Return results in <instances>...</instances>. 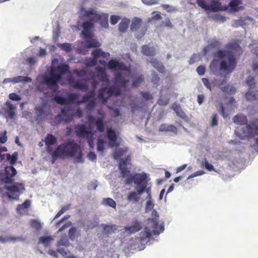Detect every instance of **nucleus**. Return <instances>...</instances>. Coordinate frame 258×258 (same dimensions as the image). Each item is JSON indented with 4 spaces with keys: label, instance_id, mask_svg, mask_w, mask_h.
Segmentation results:
<instances>
[{
    "label": "nucleus",
    "instance_id": "e433bc0d",
    "mask_svg": "<svg viewBox=\"0 0 258 258\" xmlns=\"http://www.w3.org/2000/svg\"><path fill=\"white\" fill-rule=\"evenodd\" d=\"M130 20L127 19H123L119 24V31L122 32H125L130 23Z\"/></svg>",
    "mask_w": 258,
    "mask_h": 258
},
{
    "label": "nucleus",
    "instance_id": "20e7f679",
    "mask_svg": "<svg viewBox=\"0 0 258 258\" xmlns=\"http://www.w3.org/2000/svg\"><path fill=\"white\" fill-rule=\"evenodd\" d=\"M152 218L148 219V227L144 228L141 232L142 239H150L153 235H159L164 231V224L159 223L158 218L159 215L155 210L152 211Z\"/></svg>",
    "mask_w": 258,
    "mask_h": 258
},
{
    "label": "nucleus",
    "instance_id": "2f4dec72",
    "mask_svg": "<svg viewBox=\"0 0 258 258\" xmlns=\"http://www.w3.org/2000/svg\"><path fill=\"white\" fill-rule=\"evenodd\" d=\"M150 62L152 63L153 66L156 68L159 72L163 73L164 71V67L162 63L158 61L156 58H152L150 60Z\"/></svg>",
    "mask_w": 258,
    "mask_h": 258
},
{
    "label": "nucleus",
    "instance_id": "423d86ee",
    "mask_svg": "<svg viewBox=\"0 0 258 258\" xmlns=\"http://www.w3.org/2000/svg\"><path fill=\"white\" fill-rule=\"evenodd\" d=\"M128 82H114V85L107 89L106 87H102L99 90L98 98L100 99L103 104L107 102V100L112 96H118L121 94V88L126 86Z\"/></svg>",
    "mask_w": 258,
    "mask_h": 258
},
{
    "label": "nucleus",
    "instance_id": "49530a36",
    "mask_svg": "<svg viewBox=\"0 0 258 258\" xmlns=\"http://www.w3.org/2000/svg\"><path fill=\"white\" fill-rule=\"evenodd\" d=\"M30 226L33 228H35L37 230H39L42 228V225L39 221L37 220H32L30 222Z\"/></svg>",
    "mask_w": 258,
    "mask_h": 258
},
{
    "label": "nucleus",
    "instance_id": "69168bd1",
    "mask_svg": "<svg viewBox=\"0 0 258 258\" xmlns=\"http://www.w3.org/2000/svg\"><path fill=\"white\" fill-rule=\"evenodd\" d=\"M119 19H120V17L119 16H115V15L112 16L110 18V22H111V24H112V25L116 24L119 21Z\"/></svg>",
    "mask_w": 258,
    "mask_h": 258
},
{
    "label": "nucleus",
    "instance_id": "9b49d317",
    "mask_svg": "<svg viewBox=\"0 0 258 258\" xmlns=\"http://www.w3.org/2000/svg\"><path fill=\"white\" fill-rule=\"evenodd\" d=\"M60 82H40L38 85V90L45 96L49 97L50 93H56L58 91V84Z\"/></svg>",
    "mask_w": 258,
    "mask_h": 258
},
{
    "label": "nucleus",
    "instance_id": "dca6fc26",
    "mask_svg": "<svg viewBox=\"0 0 258 258\" xmlns=\"http://www.w3.org/2000/svg\"><path fill=\"white\" fill-rule=\"evenodd\" d=\"M130 161V155L127 156L124 159H121L118 164V169L120 170L121 176L124 177L128 176L130 171L126 168V164Z\"/></svg>",
    "mask_w": 258,
    "mask_h": 258
},
{
    "label": "nucleus",
    "instance_id": "4be33fe9",
    "mask_svg": "<svg viewBox=\"0 0 258 258\" xmlns=\"http://www.w3.org/2000/svg\"><path fill=\"white\" fill-rule=\"evenodd\" d=\"M5 189L9 190L11 194L18 193L25 190V188L21 183H16L11 186H5Z\"/></svg>",
    "mask_w": 258,
    "mask_h": 258
},
{
    "label": "nucleus",
    "instance_id": "0eeeda50",
    "mask_svg": "<svg viewBox=\"0 0 258 258\" xmlns=\"http://www.w3.org/2000/svg\"><path fill=\"white\" fill-rule=\"evenodd\" d=\"M58 59L52 60L51 69L48 70L42 81H60L64 74L69 73V66L65 64H60L57 67L54 66L58 62Z\"/></svg>",
    "mask_w": 258,
    "mask_h": 258
},
{
    "label": "nucleus",
    "instance_id": "8fccbe9b",
    "mask_svg": "<svg viewBox=\"0 0 258 258\" xmlns=\"http://www.w3.org/2000/svg\"><path fill=\"white\" fill-rule=\"evenodd\" d=\"M245 20H234L232 22V25L233 26V27H237V26H242L244 24H245L246 23L244 22V21Z\"/></svg>",
    "mask_w": 258,
    "mask_h": 258
},
{
    "label": "nucleus",
    "instance_id": "aec40b11",
    "mask_svg": "<svg viewBox=\"0 0 258 258\" xmlns=\"http://www.w3.org/2000/svg\"><path fill=\"white\" fill-rule=\"evenodd\" d=\"M107 138L109 140V146L111 147H118L119 143L116 142V135L111 128L107 130Z\"/></svg>",
    "mask_w": 258,
    "mask_h": 258
},
{
    "label": "nucleus",
    "instance_id": "3c124183",
    "mask_svg": "<svg viewBox=\"0 0 258 258\" xmlns=\"http://www.w3.org/2000/svg\"><path fill=\"white\" fill-rule=\"evenodd\" d=\"M9 98L11 100L19 101L21 99V98L16 93H11L9 95Z\"/></svg>",
    "mask_w": 258,
    "mask_h": 258
},
{
    "label": "nucleus",
    "instance_id": "864d4df0",
    "mask_svg": "<svg viewBox=\"0 0 258 258\" xmlns=\"http://www.w3.org/2000/svg\"><path fill=\"white\" fill-rule=\"evenodd\" d=\"M197 3L198 5L203 9H204L206 10H208V9H209L208 4L203 0H197Z\"/></svg>",
    "mask_w": 258,
    "mask_h": 258
},
{
    "label": "nucleus",
    "instance_id": "5fc2aeb1",
    "mask_svg": "<svg viewBox=\"0 0 258 258\" xmlns=\"http://www.w3.org/2000/svg\"><path fill=\"white\" fill-rule=\"evenodd\" d=\"M7 132L4 131V133H0V143L4 144L7 142L8 137H7Z\"/></svg>",
    "mask_w": 258,
    "mask_h": 258
},
{
    "label": "nucleus",
    "instance_id": "f8f14e48",
    "mask_svg": "<svg viewBox=\"0 0 258 258\" xmlns=\"http://www.w3.org/2000/svg\"><path fill=\"white\" fill-rule=\"evenodd\" d=\"M131 30L135 32L136 38L139 39L144 35L147 29L140 19L135 18L132 21Z\"/></svg>",
    "mask_w": 258,
    "mask_h": 258
},
{
    "label": "nucleus",
    "instance_id": "f257e3e1",
    "mask_svg": "<svg viewBox=\"0 0 258 258\" xmlns=\"http://www.w3.org/2000/svg\"><path fill=\"white\" fill-rule=\"evenodd\" d=\"M236 65L233 53L228 50H219L214 54V58L210 64L213 74L228 78Z\"/></svg>",
    "mask_w": 258,
    "mask_h": 258
},
{
    "label": "nucleus",
    "instance_id": "79ce46f5",
    "mask_svg": "<svg viewBox=\"0 0 258 258\" xmlns=\"http://www.w3.org/2000/svg\"><path fill=\"white\" fill-rule=\"evenodd\" d=\"M102 204L104 206H108L113 209H115V206H116L115 201L113 200L112 199L110 198L103 199Z\"/></svg>",
    "mask_w": 258,
    "mask_h": 258
},
{
    "label": "nucleus",
    "instance_id": "c85d7f7f",
    "mask_svg": "<svg viewBox=\"0 0 258 258\" xmlns=\"http://www.w3.org/2000/svg\"><path fill=\"white\" fill-rule=\"evenodd\" d=\"M208 6L209 9L207 11L217 12L222 10L221 4L216 1H212Z\"/></svg>",
    "mask_w": 258,
    "mask_h": 258
},
{
    "label": "nucleus",
    "instance_id": "393cba45",
    "mask_svg": "<svg viewBox=\"0 0 258 258\" xmlns=\"http://www.w3.org/2000/svg\"><path fill=\"white\" fill-rule=\"evenodd\" d=\"M240 4V0H232L229 4V7H230V11L231 12H234L242 10L243 7L239 6Z\"/></svg>",
    "mask_w": 258,
    "mask_h": 258
},
{
    "label": "nucleus",
    "instance_id": "37998d69",
    "mask_svg": "<svg viewBox=\"0 0 258 258\" xmlns=\"http://www.w3.org/2000/svg\"><path fill=\"white\" fill-rule=\"evenodd\" d=\"M73 116L77 117V118H81L82 117V110L80 109V108H77L76 112L74 113V115L69 116L64 121H66V122L71 121L72 119H73Z\"/></svg>",
    "mask_w": 258,
    "mask_h": 258
},
{
    "label": "nucleus",
    "instance_id": "f03ea898",
    "mask_svg": "<svg viewBox=\"0 0 258 258\" xmlns=\"http://www.w3.org/2000/svg\"><path fill=\"white\" fill-rule=\"evenodd\" d=\"M46 151L51 156V163L54 164L57 159H65L77 157V161L82 162V152L79 144L74 140H68L56 147L54 151L51 147H46Z\"/></svg>",
    "mask_w": 258,
    "mask_h": 258
},
{
    "label": "nucleus",
    "instance_id": "1a4fd4ad",
    "mask_svg": "<svg viewBox=\"0 0 258 258\" xmlns=\"http://www.w3.org/2000/svg\"><path fill=\"white\" fill-rule=\"evenodd\" d=\"M92 28L93 25L91 23L84 22L83 23V30L82 33L86 38V46L88 48L98 47L100 46V43L91 33Z\"/></svg>",
    "mask_w": 258,
    "mask_h": 258
},
{
    "label": "nucleus",
    "instance_id": "a19ab883",
    "mask_svg": "<svg viewBox=\"0 0 258 258\" xmlns=\"http://www.w3.org/2000/svg\"><path fill=\"white\" fill-rule=\"evenodd\" d=\"M52 240H53V238L50 236H42L39 237V243H41L45 246H47Z\"/></svg>",
    "mask_w": 258,
    "mask_h": 258
},
{
    "label": "nucleus",
    "instance_id": "bb28decb",
    "mask_svg": "<svg viewBox=\"0 0 258 258\" xmlns=\"http://www.w3.org/2000/svg\"><path fill=\"white\" fill-rule=\"evenodd\" d=\"M142 53L147 56H153L156 54L155 49L148 45H143L142 49Z\"/></svg>",
    "mask_w": 258,
    "mask_h": 258
},
{
    "label": "nucleus",
    "instance_id": "39448f33",
    "mask_svg": "<svg viewBox=\"0 0 258 258\" xmlns=\"http://www.w3.org/2000/svg\"><path fill=\"white\" fill-rule=\"evenodd\" d=\"M80 14L82 17H85V19L88 20L86 22L91 23L93 25L94 23L101 20L104 21L103 24L102 23L103 27H106L108 26V16L98 11L95 8L86 9L81 6Z\"/></svg>",
    "mask_w": 258,
    "mask_h": 258
},
{
    "label": "nucleus",
    "instance_id": "603ef678",
    "mask_svg": "<svg viewBox=\"0 0 258 258\" xmlns=\"http://www.w3.org/2000/svg\"><path fill=\"white\" fill-rule=\"evenodd\" d=\"M140 94H141V95L143 96V98H144V100L146 101L152 100L153 99V96L149 92H141Z\"/></svg>",
    "mask_w": 258,
    "mask_h": 258
},
{
    "label": "nucleus",
    "instance_id": "c9c22d12",
    "mask_svg": "<svg viewBox=\"0 0 258 258\" xmlns=\"http://www.w3.org/2000/svg\"><path fill=\"white\" fill-rule=\"evenodd\" d=\"M52 100L59 105H66L72 104L67 100L66 98L58 95L55 96Z\"/></svg>",
    "mask_w": 258,
    "mask_h": 258
},
{
    "label": "nucleus",
    "instance_id": "ddd939ff",
    "mask_svg": "<svg viewBox=\"0 0 258 258\" xmlns=\"http://www.w3.org/2000/svg\"><path fill=\"white\" fill-rule=\"evenodd\" d=\"M92 54L94 57V58H88L86 60L85 63L88 67L95 66L97 63V58L99 57H102L104 58H107L109 56V53L103 51L101 49H96L92 52Z\"/></svg>",
    "mask_w": 258,
    "mask_h": 258
},
{
    "label": "nucleus",
    "instance_id": "c03bdc74",
    "mask_svg": "<svg viewBox=\"0 0 258 258\" xmlns=\"http://www.w3.org/2000/svg\"><path fill=\"white\" fill-rule=\"evenodd\" d=\"M7 156V160L10 162V164H14L16 163L17 158L18 157V153L15 152H14L12 155H10V154H6Z\"/></svg>",
    "mask_w": 258,
    "mask_h": 258
},
{
    "label": "nucleus",
    "instance_id": "412c9836",
    "mask_svg": "<svg viewBox=\"0 0 258 258\" xmlns=\"http://www.w3.org/2000/svg\"><path fill=\"white\" fill-rule=\"evenodd\" d=\"M226 82H222L219 84L220 89L223 93H226L228 94L233 95L236 92V89L234 87L226 84Z\"/></svg>",
    "mask_w": 258,
    "mask_h": 258
},
{
    "label": "nucleus",
    "instance_id": "6e6552de",
    "mask_svg": "<svg viewBox=\"0 0 258 258\" xmlns=\"http://www.w3.org/2000/svg\"><path fill=\"white\" fill-rule=\"evenodd\" d=\"M108 68L115 71V81H128L126 76L130 74V70L123 63L112 59L107 64Z\"/></svg>",
    "mask_w": 258,
    "mask_h": 258
},
{
    "label": "nucleus",
    "instance_id": "2eb2a0df",
    "mask_svg": "<svg viewBox=\"0 0 258 258\" xmlns=\"http://www.w3.org/2000/svg\"><path fill=\"white\" fill-rule=\"evenodd\" d=\"M15 110H16V107L9 101L5 102L4 107L2 108L3 112L5 113L7 115L8 118L11 119H14L15 117Z\"/></svg>",
    "mask_w": 258,
    "mask_h": 258
},
{
    "label": "nucleus",
    "instance_id": "72a5a7b5",
    "mask_svg": "<svg viewBox=\"0 0 258 258\" xmlns=\"http://www.w3.org/2000/svg\"><path fill=\"white\" fill-rule=\"evenodd\" d=\"M101 227L103 228V231L104 233L106 234H111L116 230V226L114 225H107L105 224L101 225Z\"/></svg>",
    "mask_w": 258,
    "mask_h": 258
},
{
    "label": "nucleus",
    "instance_id": "e2e57ef3",
    "mask_svg": "<svg viewBox=\"0 0 258 258\" xmlns=\"http://www.w3.org/2000/svg\"><path fill=\"white\" fill-rule=\"evenodd\" d=\"M76 232V229H75V228L72 227L71 229H70V230H69V237L71 238V240L74 239V235L75 234V233Z\"/></svg>",
    "mask_w": 258,
    "mask_h": 258
},
{
    "label": "nucleus",
    "instance_id": "a18cd8bd",
    "mask_svg": "<svg viewBox=\"0 0 258 258\" xmlns=\"http://www.w3.org/2000/svg\"><path fill=\"white\" fill-rule=\"evenodd\" d=\"M4 81H32V79L28 77H23V76H17L15 78H6Z\"/></svg>",
    "mask_w": 258,
    "mask_h": 258
},
{
    "label": "nucleus",
    "instance_id": "f704fd0d",
    "mask_svg": "<svg viewBox=\"0 0 258 258\" xmlns=\"http://www.w3.org/2000/svg\"><path fill=\"white\" fill-rule=\"evenodd\" d=\"M31 206V201L29 200L25 201L24 203L21 205H18L16 207V211L19 214H22V212L25 209H27Z\"/></svg>",
    "mask_w": 258,
    "mask_h": 258
},
{
    "label": "nucleus",
    "instance_id": "de8ad7c7",
    "mask_svg": "<svg viewBox=\"0 0 258 258\" xmlns=\"http://www.w3.org/2000/svg\"><path fill=\"white\" fill-rule=\"evenodd\" d=\"M68 111H69L68 109H63L61 110V114L56 115V117H55V120L58 122H61L62 120L61 116L66 117Z\"/></svg>",
    "mask_w": 258,
    "mask_h": 258
},
{
    "label": "nucleus",
    "instance_id": "4c0bfd02",
    "mask_svg": "<svg viewBox=\"0 0 258 258\" xmlns=\"http://www.w3.org/2000/svg\"><path fill=\"white\" fill-rule=\"evenodd\" d=\"M79 95L76 93H71L67 95L66 99L68 100L69 102L71 103V104H77V102L79 101L78 98Z\"/></svg>",
    "mask_w": 258,
    "mask_h": 258
},
{
    "label": "nucleus",
    "instance_id": "5701e85b",
    "mask_svg": "<svg viewBox=\"0 0 258 258\" xmlns=\"http://www.w3.org/2000/svg\"><path fill=\"white\" fill-rule=\"evenodd\" d=\"M71 86L74 88L80 90L82 91L86 92L88 90V85L86 84L87 82H68Z\"/></svg>",
    "mask_w": 258,
    "mask_h": 258
},
{
    "label": "nucleus",
    "instance_id": "6ab92c4d",
    "mask_svg": "<svg viewBox=\"0 0 258 258\" xmlns=\"http://www.w3.org/2000/svg\"><path fill=\"white\" fill-rule=\"evenodd\" d=\"M88 121H89V124H90L94 123H95V126H96L98 132L103 133V131H104V124H103L102 118L95 120V118H94V116L89 115V116H88Z\"/></svg>",
    "mask_w": 258,
    "mask_h": 258
},
{
    "label": "nucleus",
    "instance_id": "774afa93",
    "mask_svg": "<svg viewBox=\"0 0 258 258\" xmlns=\"http://www.w3.org/2000/svg\"><path fill=\"white\" fill-rule=\"evenodd\" d=\"M197 71L199 75H203L205 72V67L203 66H200L197 68Z\"/></svg>",
    "mask_w": 258,
    "mask_h": 258
},
{
    "label": "nucleus",
    "instance_id": "b1692460",
    "mask_svg": "<svg viewBox=\"0 0 258 258\" xmlns=\"http://www.w3.org/2000/svg\"><path fill=\"white\" fill-rule=\"evenodd\" d=\"M96 76L100 81H109L107 78L105 69L102 67H97L96 72Z\"/></svg>",
    "mask_w": 258,
    "mask_h": 258
},
{
    "label": "nucleus",
    "instance_id": "7ed1b4c3",
    "mask_svg": "<svg viewBox=\"0 0 258 258\" xmlns=\"http://www.w3.org/2000/svg\"><path fill=\"white\" fill-rule=\"evenodd\" d=\"M233 122L237 125H246L245 126L237 127L234 131L237 137L240 139H252L258 136V119H252L248 123L246 116L243 114H237L233 117Z\"/></svg>",
    "mask_w": 258,
    "mask_h": 258
},
{
    "label": "nucleus",
    "instance_id": "ea45409f",
    "mask_svg": "<svg viewBox=\"0 0 258 258\" xmlns=\"http://www.w3.org/2000/svg\"><path fill=\"white\" fill-rule=\"evenodd\" d=\"M127 148H119L113 153V158L114 159L118 160L120 157L123 156V154L126 152Z\"/></svg>",
    "mask_w": 258,
    "mask_h": 258
},
{
    "label": "nucleus",
    "instance_id": "c756f323",
    "mask_svg": "<svg viewBox=\"0 0 258 258\" xmlns=\"http://www.w3.org/2000/svg\"><path fill=\"white\" fill-rule=\"evenodd\" d=\"M172 109H173V111L175 112L176 114H177L178 116L183 119L186 118V114H185L184 112L182 111V109L181 108V106H180L179 104L176 103L173 104V107H172Z\"/></svg>",
    "mask_w": 258,
    "mask_h": 258
},
{
    "label": "nucleus",
    "instance_id": "a211bd4d",
    "mask_svg": "<svg viewBox=\"0 0 258 258\" xmlns=\"http://www.w3.org/2000/svg\"><path fill=\"white\" fill-rule=\"evenodd\" d=\"M16 169L13 166H8L5 168V177L3 181L6 183H11L13 182L12 177L16 175Z\"/></svg>",
    "mask_w": 258,
    "mask_h": 258
},
{
    "label": "nucleus",
    "instance_id": "f3484780",
    "mask_svg": "<svg viewBox=\"0 0 258 258\" xmlns=\"http://www.w3.org/2000/svg\"><path fill=\"white\" fill-rule=\"evenodd\" d=\"M75 132L79 137H92V132L87 130L86 126L84 124H78L75 126Z\"/></svg>",
    "mask_w": 258,
    "mask_h": 258
},
{
    "label": "nucleus",
    "instance_id": "6e6d98bb",
    "mask_svg": "<svg viewBox=\"0 0 258 258\" xmlns=\"http://www.w3.org/2000/svg\"><path fill=\"white\" fill-rule=\"evenodd\" d=\"M92 97H93L84 95L83 96V99H82L81 100H79V101L77 102V105L89 102L88 100H89V99L92 98Z\"/></svg>",
    "mask_w": 258,
    "mask_h": 258
},
{
    "label": "nucleus",
    "instance_id": "4d7b16f0",
    "mask_svg": "<svg viewBox=\"0 0 258 258\" xmlns=\"http://www.w3.org/2000/svg\"><path fill=\"white\" fill-rule=\"evenodd\" d=\"M143 3L146 5H153L157 4L159 3V0H141Z\"/></svg>",
    "mask_w": 258,
    "mask_h": 258
},
{
    "label": "nucleus",
    "instance_id": "338daca9",
    "mask_svg": "<svg viewBox=\"0 0 258 258\" xmlns=\"http://www.w3.org/2000/svg\"><path fill=\"white\" fill-rule=\"evenodd\" d=\"M163 24L167 27H169L170 28H172L173 27V25L171 24L170 20L169 18H166L164 21L162 22Z\"/></svg>",
    "mask_w": 258,
    "mask_h": 258
},
{
    "label": "nucleus",
    "instance_id": "cd10ccee",
    "mask_svg": "<svg viewBox=\"0 0 258 258\" xmlns=\"http://www.w3.org/2000/svg\"><path fill=\"white\" fill-rule=\"evenodd\" d=\"M25 239L21 237H14V236H9L6 237H2L0 236V242L2 243H5L7 242H19L24 241Z\"/></svg>",
    "mask_w": 258,
    "mask_h": 258
},
{
    "label": "nucleus",
    "instance_id": "7c9ffc66",
    "mask_svg": "<svg viewBox=\"0 0 258 258\" xmlns=\"http://www.w3.org/2000/svg\"><path fill=\"white\" fill-rule=\"evenodd\" d=\"M159 131L161 132H171L173 133H176V128L175 126L172 124H162L160 126Z\"/></svg>",
    "mask_w": 258,
    "mask_h": 258
},
{
    "label": "nucleus",
    "instance_id": "4468645a",
    "mask_svg": "<svg viewBox=\"0 0 258 258\" xmlns=\"http://www.w3.org/2000/svg\"><path fill=\"white\" fill-rule=\"evenodd\" d=\"M144 191L147 192L148 194H149V189H144V187L141 188H137V191H132L127 195V197H126V199L129 202H132L133 203H137L140 201V199H141V196L143 194Z\"/></svg>",
    "mask_w": 258,
    "mask_h": 258
},
{
    "label": "nucleus",
    "instance_id": "473e14b6",
    "mask_svg": "<svg viewBox=\"0 0 258 258\" xmlns=\"http://www.w3.org/2000/svg\"><path fill=\"white\" fill-rule=\"evenodd\" d=\"M45 144L46 147H50L51 145L56 144V138L53 135L49 134L45 137Z\"/></svg>",
    "mask_w": 258,
    "mask_h": 258
},
{
    "label": "nucleus",
    "instance_id": "13d9d810",
    "mask_svg": "<svg viewBox=\"0 0 258 258\" xmlns=\"http://www.w3.org/2000/svg\"><path fill=\"white\" fill-rule=\"evenodd\" d=\"M95 101H94V100H91L89 101V103H88L87 105H86V108H87L88 110H91L92 109V108L95 107Z\"/></svg>",
    "mask_w": 258,
    "mask_h": 258
},
{
    "label": "nucleus",
    "instance_id": "0e129e2a",
    "mask_svg": "<svg viewBox=\"0 0 258 258\" xmlns=\"http://www.w3.org/2000/svg\"><path fill=\"white\" fill-rule=\"evenodd\" d=\"M205 167L206 169L209 171H212L214 170V166L208 162V161L205 160Z\"/></svg>",
    "mask_w": 258,
    "mask_h": 258
},
{
    "label": "nucleus",
    "instance_id": "9d476101",
    "mask_svg": "<svg viewBox=\"0 0 258 258\" xmlns=\"http://www.w3.org/2000/svg\"><path fill=\"white\" fill-rule=\"evenodd\" d=\"M123 178H127L125 181L126 184H130L132 183H135V184L137 185V189H141L142 188L147 189L146 187L147 183H148L147 181L148 176H147V174L145 173H136L133 175H128Z\"/></svg>",
    "mask_w": 258,
    "mask_h": 258
},
{
    "label": "nucleus",
    "instance_id": "09e8293b",
    "mask_svg": "<svg viewBox=\"0 0 258 258\" xmlns=\"http://www.w3.org/2000/svg\"><path fill=\"white\" fill-rule=\"evenodd\" d=\"M104 145V142L102 139H98L97 142V151L99 152L102 153L103 151V145Z\"/></svg>",
    "mask_w": 258,
    "mask_h": 258
},
{
    "label": "nucleus",
    "instance_id": "bf43d9fd",
    "mask_svg": "<svg viewBox=\"0 0 258 258\" xmlns=\"http://www.w3.org/2000/svg\"><path fill=\"white\" fill-rule=\"evenodd\" d=\"M59 47L67 52L70 51L71 50V45L70 44L68 43L60 44Z\"/></svg>",
    "mask_w": 258,
    "mask_h": 258
},
{
    "label": "nucleus",
    "instance_id": "680f3d73",
    "mask_svg": "<svg viewBox=\"0 0 258 258\" xmlns=\"http://www.w3.org/2000/svg\"><path fill=\"white\" fill-rule=\"evenodd\" d=\"M161 7H162L165 10H167V12H169L174 11L176 10L175 7L169 5H162Z\"/></svg>",
    "mask_w": 258,
    "mask_h": 258
},
{
    "label": "nucleus",
    "instance_id": "052dcab7",
    "mask_svg": "<svg viewBox=\"0 0 258 258\" xmlns=\"http://www.w3.org/2000/svg\"><path fill=\"white\" fill-rule=\"evenodd\" d=\"M218 124L217 115L214 114L211 118V126H216Z\"/></svg>",
    "mask_w": 258,
    "mask_h": 258
},
{
    "label": "nucleus",
    "instance_id": "a878e982",
    "mask_svg": "<svg viewBox=\"0 0 258 258\" xmlns=\"http://www.w3.org/2000/svg\"><path fill=\"white\" fill-rule=\"evenodd\" d=\"M142 225L141 223L138 222H136L131 226L125 227L124 230L126 232H128L130 233H136L142 229Z\"/></svg>",
    "mask_w": 258,
    "mask_h": 258
},
{
    "label": "nucleus",
    "instance_id": "58836bf2",
    "mask_svg": "<svg viewBox=\"0 0 258 258\" xmlns=\"http://www.w3.org/2000/svg\"><path fill=\"white\" fill-rule=\"evenodd\" d=\"M246 100L248 101H253L258 99V91L254 92L249 91L246 93Z\"/></svg>",
    "mask_w": 258,
    "mask_h": 258
}]
</instances>
